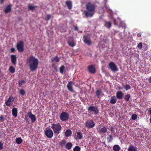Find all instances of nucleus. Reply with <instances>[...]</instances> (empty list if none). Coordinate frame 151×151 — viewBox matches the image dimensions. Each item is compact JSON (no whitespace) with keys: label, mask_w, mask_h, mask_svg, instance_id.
<instances>
[{"label":"nucleus","mask_w":151,"mask_h":151,"mask_svg":"<svg viewBox=\"0 0 151 151\" xmlns=\"http://www.w3.org/2000/svg\"><path fill=\"white\" fill-rule=\"evenodd\" d=\"M96 7L95 4L91 2L87 3L86 5V10L84 11V14L87 17H92L95 13V10Z\"/></svg>","instance_id":"f257e3e1"},{"label":"nucleus","mask_w":151,"mask_h":151,"mask_svg":"<svg viewBox=\"0 0 151 151\" xmlns=\"http://www.w3.org/2000/svg\"><path fill=\"white\" fill-rule=\"evenodd\" d=\"M27 63L28 64L30 70L33 71L37 68L38 65V60L35 57L31 55L27 58Z\"/></svg>","instance_id":"f03ea898"},{"label":"nucleus","mask_w":151,"mask_h":151,"mask_svg":"<svg viewBox=\"0 0 151 151\" xmlns=\"http://www.w3.org/2000/svg\"><path fill=\"white\" fill-rule=\"evenodd\" d=\"M51 125V128L52 129L54 133L58 134H59L62 129L61 125L59 123L52 124Z\"/></svg>","instance_id":"7ed1b4c3"},{"label":"nucleus","mask_w":151,"mask_h":151,"mask_svg":"<svg viewBox=\"0 0 151 151\" xmlns=\"http://www.w3.org/2000/svg\"><path fill=\"white\" fill-rule=\"evenodd\" d=\"M88 111L93 113V114L95 115L97 114L99 111V110L97 106L93 105L89 106L88 108Z\"/></svg>","instance_id":"20e7f679"},{"label":"nucleus","mask_w":151,"mask_h":151,"mask_svg":"<svg viewBox=\"0 0 151 151\" xmlns=\"http://www.w3.org/2000/svg\"><path fill=\"white\" fill-rule=\"evenodd\" d=\"M69 117V115L66 112H63L60 114V119L62 121H66L68 120Z\"/></svg>","instance_id":"39448f33"},{"label":"nucleus","mask_w":151,"mask_h":151,"mask_svg":"<svg viewBox=\"0 0 151 151\" xmlns=\"http://www.w3.org/2000/svg\"><path fill=\"white\" fill-rule=\"evenodd\" d=\"M108 67L112 72H115L118 71V68L116 64L113 62H111L108 65Z\"/></svg>","instance_id":"423d86ee"},{"label":"nucleus","mask_w":151,"mask_h":151,"mask_svg":"<svg viewBox=\"0 0 151 151\" xmlns=\"http://www.w3.org/2000/svg\"><path fill=\"white\" fill-rule=\"evenodd\" d=\"M16 47L17 50L19 52H22L24 51V43L22 41H20L17 43Z\"/></svg>","instance_id":"0eeeda50"},{"label":"nucleus","mask_w":151,"mask_h":151,"mask_svg":"<svg viewBox=\"0 0 151 151\" xmlns=\"http://www.w3.org/2000/svg\"><path fill=\"white\" fill-rule=\"evenodd\" d=\"M85 125L87 127L92 128L95 126V123L92 120H88L85 123Z\"/></svg>","instance_id":"6e6552de"},{"label":"nucleus","mask_w":151,"mask_h":151,"mask_svg":"<svg viewBox=\"0 0 151 151\" xmlns=\"http://www.w3.org/2000/svg\"><path fill=\"white\" fill-rule=\"evenodd\" d=\"M83 41L86 44L88 45H91L92 42L90 37L87 35H85L83 37Z\"/></svg>","instance_id":"1a4fd4ad"},{"label":"nucleus","mask_w":151,"mask_h":151,"mask_svg":"<svg viewBox=\"0 0 151 151\" xmlns=\"http://www.w3.org/2000/svg\"><path fill=\"white\" fill-rule=\"evenodd\" d=\"M45 134L48 138H51L53 136V132L51 129L46 130L45 131Z\"/></svg>","instance_id":"9d476101"},{"label":"nucleus","mask_w":151,"mask_h":151,"mask_svg":"<svg viewBox=\"0 0 151 151\" xmlns=\"http://www.w3.org/2000/svg\"><path fill=\"white\" fill-rule=\"evenodd\" d=\"M74 83L72 81L69 82L67 84V88L68 90L72 93L74 92V91L73 89V86L74 84Z\"/></svg>","instance_id":"9b49d317"},{"label":"nucleus","mask_w":151,"mask_h":151,"mask_svg":"<svg viewBox=\"0 0 151 151\" xmlns=\"http://www.w3.org/2000/svg\"><path fill=\"white\" fill-rule=\"evenodd\" d=\"M88 69L89 72L91 73H94L96 72L95 67L93 65H89L88 67Z\"/></svg>","instance_id":"f8f14e48"},{"label":"nucleus","mask_w":151,"mask_h":151,"mask_svg":"<svg viewBox=\"0 0 151 151\" xmlns=\"http://www.w3.org/2000/svg\"><path fill=\"white\" fill-rule=\"evenodd\" d=\"M11 61L12 64L14 65H16L17 64V57L15 55H12L11 56Z\"/></svg>","instance_id":"ddd939ff"},{"label":"nucleus","mask_w":151,"mask_h":151,"mask_svg":"<svg viewBox=\"0 0 151 151\" xmlns=\"http://www.w3.org/2000/svg\"><path fill=\"white\" fill-rule=\"evenodd\" d=\"M28 115L29 117L31 119V121L32 122H35L36 119L35 116L31 112H29L28 113Z\"/></svg>","instance_id":"4468645a"},{"label":"nucleus","mask_w":151,"mask_h":151,"mask_svg":"<svg viewBox=\"0 0 151 151\" xmlns=\"http://www.w3.org/2000/svg\"><path fill=\"white\" fill-rule=\"evenodd\" d=\"M12 5L11 4H9L4 9V12L5 13H7L12 10Z\"/></svg>","instance_id":"2eb2a0df"},{"label":"nucleus","mask_w":151,"mask_h":151,"mask_svg":"<svg viewBox=\"0 0 151 151\" xmlns=\"http://www.w3.org/2000/svg\"><path fill=\"white\" fill-rule=\"evenodd\" d=\"M123 96V93L122 91H118L116 92V97L118 99H122Z\"/></svg>","instance_id":"dca6fc26"},{"label":"nucleus","mask_w":151,"mask_h":151,"mask_svg":"<svg viewBox=\"0 0 151 151\" xmlns=\"http://www.w3.org/2000/svg\"><path fill=\"white\" fill-rule=\"evenodd\" d=\"M12 112L13 116L16 117L17 116L18 111L17 108H13L12 110Z\"/></svg>","instance_id":"f3484780"},{"label":"nucleus","mask_w":151,"mask_h":151,"mask_svg":"<svg viewBox=\"0 0 151 151\" xmlns=\"http://www.w3.org/2000/svg\"><path fill=\"white\" fill-rule=\"evenodd\" d=\"M117 99L115 96H113L111 97V99L110 100V103L112 104L116 103Z\"/></svg>","instance_id":"a211bd4d"},{"label":"nucleus","mask_w":151,"mask_h":151,"mask_svg":"<svg viewBox=\"0 0 151 151\" xmlns=\"http://www.w3.org/2000/svg\"><path fill=\"white\" fill-rule=\"evenodd\" d=\"M128 151H137V148L131 145L128 148Z\"/></svg>","instance_id":"6ab92c4d"},{"label":"nucleus","mask_w":151,"mask_h":151,"mask_svg":"<svg viewBox=\"0 0 151 151\" xmlns=\"http://www.w3.org/2000/svg\"><path fill=\"white\" fill-rule=\"evenodd\" d=\"M72 134V131L70 129H67L66 130L65 135L66 137H69Z\"/></svg>","instance_id":"aec40b11"},{"label":"nucleus","mask_w":151,"mask_h":151,"mask_svg":"<svg viewBox=\"0 0 151 151\" xmlns=\"http://www.w3.org/2000/svg\"><path fill=\"white\" fill-rule=\"evenodd\" d=\"M68 43L69 46L72 47H73L76 45V43L73 40L68 41Z\"/></svg>","instance_id":"412c9836"},{"label":"nucleus","mask_w":151,"mask_h":151,"mask_svg":"<svg viewBox=\"0 0 151 151\" xmlns=\"http://www.w3.org/2000/svg\"><path fill=\"white\" fill-rule=\"evenodd\" d=\"M107 131V129L106 128V127H104L100 129L99 131V133L100 134H101L102 133H104L106 132Z\"/></svg>","instance_id":"4be33fe9"},{"label":"nucleus","mask_w":151,"mask_h":151,"mask_svg":"<svg viewBox=\"0 0 151 151\" xmlns=\"http://www.w3.org/2000/svg\"><path fill=\"white\" fill-rule=\"evenodd\" d=\"M65 4L70 9H72V3L70 1H67L65 2Z\"/></svg>","instance_id":"5701e85b"},{"label":"nucleus","mask_w":151,"mask_h":151,"mask_svg":"<svg viewBox=\"0 0 151 151\" xmlns=\"http://www.w3.org/2000/svg\"><path fill=\"white\" fill-rule=\"evenodd\" d=\"M73 145L71 142L67 143L65 146V148L68 150H69L71 148Z\"/></svg>","instance_id":"b1692460"},{"label":"nucleus","mask_w":151,"mask_h":151,"mask_svg":"<svg viewBox=\"0 0 151 151\" xmlns=\"http://www.w3.org/2000/svg\"><path fill=\"white\" fill-rule=\"evenodd\" d=\"M77 136L79 139H81L83 138V134L80 132H76Z\"/></svg>","instance_id":"393cba45"},{"label":"nucleus","mask_w":151,"mask_h":151,"mask_svg":"<svg viewBox=\"0 0 151 151\" xmlns=\"http://www.w3.org/2000/svg\"><path fill=\"white\" fill-rule=\"evenodd\" d=\"M120 149V147L118 145H114L113 147V150L114 151H119Z\"/></svg>","instance_id":"a878e982"},{"label":"nucleus","mask_w":151,"mask_h":151,"mask_svg":"<svg viewBox=\"0 0 151 151\" xmlns=\"http://www.w3.org/2000/svg\"><path fill=\"white\" fill-rule=\"evenodd\" d=\"M22 140L21 137L17 138L16 139V143L18 144H20L22 143Z\"/></svg>","instance_id":"bb28decb"},{"label":"nucleus","mask_w":151,"mask_h":151,"mask_svg":"<svg viewBox=\"0 0 151 151\" xmlns=\"http://www.w3.org/2000/svg\"><path fill=\"white\" fill-rule=\"evenodd\" d=\"M130 98V95L129 94L125 95L124 97V99L125 100L128 101L129 99Z\"/></svg>","instance_id":"cd10ccee"},{"label":"nucleus","mask_w":151,"mask_h":151,"mask_svg":"<svg viewBox=\"0 0 151 151\" xmlns=\"http://www.w3.org/2000/svg\"><path fill=\"white\" fill-rule=\"evenodd\" d=\"M102 93V91L100 90H98L96 92V95L97 98H99L101 94Z\"/></svg>","instance_id":"c85d7f7f"},{"label":"nucleus","mask_w":151,"mask_h":151,"mask_svg":"<svg viewBox=\"0 0 151 151\" xmlns=\"http://www.w3.org/2000/svg\"><path fill=\"white\" fill-rule=\"evenodd\" d=\"M65 69V67L64 65H62L60 68L59 70L60 72L61 73H63Z\"/></svg>","instance_id":"c756f323"},{"label":"nucleus","mask_w":151,"mask_h":151,"mask_svg":"<svg viewBox=\"0 0 151 151\" xmlns=\"http://www.w3.org/2000/svg\"><path fill=\"white\" fill-rule=\"evenodd\" d=\"M25 81L24 80H19L18 81L19 86H21L25 83Z\"/></svg>","instance_id":"7c9ffc66"},{"label":"nucleus","mask_w":151,"mask_h":151,"mask_svg":"<svg viewBox=\"0 0 151 151\" xmlns=\"http://www.w3.org/2000/svg\"><path fill=\"white\" fill-rule=\"evenodd\" d=\"M51 60L52 61H55L56 63L60 61V59L58 58V56H55L54 59H51Z\"/></svg>","instance_id":"2f4dec72"},{"label":"nucleus","mask_w":151,"mask_h":151,"mask_svg":"<svg viewBox=\"0 0 151 151\" xmlns=\"http://www.w3.org/2000/svg\"><path fill=\"white\" fill-rule=\"evenodd\" d=\"M9 71L12 73H14L15 71L14 68L12 66H11L9 67Z\"/></svg>","instance_id":"473e14b6"},{"label":"nucleus","mask_w":151,"mask_h":151,"mask_svg":"<svg viewBox=\"0 0 151 151\" xmlns=\"http://www.w3.org/2000/svg\"><path fill=\"white\" fill-rule=\"evenodd\" d=\"M105 26L109 28L111 26V23L110 22H106Z\"/></svg>","instance_id":"72a5a7b5"},{"label":"nucleus","mask_w":151,"mask_h":151,"mask_svg":"<svg viewBox=\"0 0 151 151\" xmlns=\"http://www.w3.org/2000/svg\"><path fill=\"white\" fill-rule=\"evenodd\" d=\"M81 148L78 146H76L73 149V151H80Z\"/></svg>","instance_id":"f704fd0d"},{"label":"nucleus","mask_w":151,"mask_h":151,"mask_svg":"<svg viewBox=\"0 0 151 151\" xmlns=\"http://www.w3.org/2000/svg\"><path fill=\"white\" fill-rule=\"evenodd\" d=\"M60 145L62 147L64 146L66 144V141L65 140H63L60 142Z\"/></svg>","instance_id":"c9c22d12"},{"label":"nucleus","mask_w":151,"mask_h":151,"mask_svg":"<svg viewBox=\"0 0 151 151\" xmlns=\"http://www.w3.org/2000/svg\"><path fill=\"white\" fill-rule=\"evenodd\" d=\"M113 139L112 136L111 134L109 135V137L107 138V140L108 142H111Z\"/></svg>","instance_id":"e433bc0d"},{"label":"nucleus","mask_w":151,"mask_h":151,"mask_svg":"<svg viewBox=\"0 0 151 151\" xmlns=\"http://www.w3.org/2000/svg\"><path fill=\"white\" fill-rule=\"evenodd\" d=\"M19 93L21 95L24 96L25 93V92L24 90L21 89L19 91Z\"/></svg>","instance_id":"4c0bfd02"},{"label":"nucleus","mask_w":151,"mask_h":151,"mask_svg":"<svg viewBox=\"0 0 151 151\" xmlns=\"http://www.w3.org/2000/svg\"><path fill=\"white\" fill-rule=\"evenodd\" d=\"M51 15L50 14H47L45 18V20H46L47 21H49L50 19L51 18Z\"/></svg>","instance_id":"58836bf2"},{"label":"nucleus","mask_w":151,"mask_h":151,"mask_svg":"<svg viewBox=\"0 0 151 151\" xmlns=\"http://www.w3.org/2000/svg\"><path fill=\"white\" fill-rule=\"evenodd\" d=\"M132 118L133 120H135L137 118V116L136 114H134L132 115Z\"/></svg>","instance_id":"ea45409f"},{"label":"nucleus","mask_w":151,"mask_h":151,"mask_svg":"<svg viewBox=\"0 0 151 151\" xmlns=\"http://www.w3.org/2000/svg\"><path fill=\"white\" fill-rule=\"evenodd\" d=\"M14 100V99L12 96H9L8 100V102H13Z\"/></svg>","instance_id":"a19ab883"},{"label":"nucleus","mask_w":151,"mask_h":151,"mask_svg":"<svg viewBox=\"0 0 151 151\" xmlns=\"http://www.w3.org/2000/svg\"><path fill=\"white\" fill-rule=\"evenodd\" d=\"M35 7L32 5H29L28 6V9L29 10L33 11L35 9Z\"/></svg>","instance_id":"79ce46f5"},{"label":"nucleus","mask_w":151,"mask_h":151,"mask_svg":"<svg viewBox=\"0 0 151 151\" xmlns=\"http://www.w3.org/2000/svg\"><path fill=\"white\" fill-rule=\"evenodd\" d=\"M131 88L130 86L129 85H125L124 88L126 90H127L130 89Z\"/></svg>","instance_id":"37998d69"},{"label":"nucleus","mask_w":151,"mask_h":151,"mask_svg":"<svg viewBox=\"0 0 151 151\" xmlns=\"http://www.w3.org/2000/svg\"><path fill=\"white\" fill-rule=\"evenodd\" d=\"M11 104V102H8V100L5 102L6 105L8 106H10Z\"/></svg>","instance_id":"c03bdc74"},{"label":"nucleus","mask_w":151,"mask_h":151,"mask_svg":"<svg viewBox=\"0 0 151 151\" xmlns=\"http://www.w3.org/2000/svg\"><path fill=\"white\" fill-rule=\"evenodd\" d=\"M142 47V43H139L137 45V47L139 49H141Z\"/></svg>","instance_id":"a18cd8bd"},{"label":"nucleus","mask_w":151,"mask_h":151,"mask_svg":"<svg viewBox=\"0 0 151 151\" xmlns=\"http://www.w3.org/2000/svg\"><path fill=\"white\" fill-rule=\"evenodd\" d=\"M4 118L3 116L1 115L0 116V120L2 122H3L4 121Z\"/></svg>","instance_id":"49530a36"},{"label":"nucleus","mask_w":151,"mask_h":151,"mask_svg":"<svg viewBox=\"0 0 151 151\" xmlns=\"http://www.w3.org/2000/svg\"><path fill=\"white\" fill-rule=\"evenodd\" d=\"M3 144L0 141V150H2L3 148Z\"/></svg>","instance_id":"de8ad7c7"},{"label":"nucleus","mask_w":151,"mask_h":151,"mask_svg":"<svg viewBox=\"0 0 151 151\" xmlns=\"http://www.w3.org/2000/svg\"><path fill=\"white\" fill-rule=\"evenodd\" d=\"M11 52L12 53L14 52L15 51V49L14 48H12L10 49Z\"/></svg>","instance_id":"09e8293b"},{"label":"nucleus","mask_w":151,"mask_h":151,"mask_svg":"<svg viewBox=\"0 0 151 151\" xmlns=\"http://www.w3.org/2000/svg\"><path fill=\"white\" fill-rule=\"evenodd\" d=\"M110 130L112 132H113L114 130V128L113 127H111L110 129Z\"/></svg>","instance_id":"8fccbe9b"},{"label":"nucleus","mask_w":151,"mask_h":151,"mask_svg":"<svg viewBox=\"0 0 151 151\" xmlns=\"http://www.w3.org/2000/svg\"><path fill=\"white\" fill-rule=\"evenodd\" d=\"M148 81L149 83H151V76L149 78Z\"/></svg>","instance_id":"3c124183"},{"label":"nucleus","mask_w":151,"mask_h":151,"mask_svg":"<svg viewBox=\"0 0 151 151\" xmlns=\"http://www.w3.org/2000/svg\"><path fill=\"white\" fill-rule=\"evenodd\" d=\"M74 30L75 31L78 30V27L77 26H75L74 28Z\"/></svg>","instance_id":"603ef678"},{"label":"nucleus","mask_w":151,"mask_h":151,"mask_svg":"<svg viewBox=\"0 0 151 151\" xmlns=\"http://www.w3.org/2000/svg\"><path fill=\"white\" fill-rule=\"evenodd\" d=\"M105 4H104V6L106 8H107V7L106 6V3L107 2V0H105Z\"/></svg>","instance_id":"864d4df0"},{"label":"nucleus","mask_w":151,"mask_h":151,"mask_svg":"<svg viewBox=\"0 0 151 151\" xmlns=\"http://www.w3.org/2000/svg\"><path fill=\"white\" fill-rule=\"evenodd\" d=\"M4 0H0V3L1 4H2L4 3Z\"/></svg>","instance_id":"5fc2aeb1"},{"label":"nucleus","mask_w":151,"mask_h":151,"mask_svg":"<svg viewBox=\"0 0 151 151\" xmlns=\"http://www.w3.org/2000/svg\"><path fill=\"white\" fill-rule=\"evenodd\" d=\"M137 36L138 37H140L141 36V35L140 34V33H138L137 34Z\"/></svg>","instance_id":"6e6d98bb"},{"label":"nucleus","mask_w":151,"mask_h":151,"mask_svg":"<svg viewBox=\"0 0 151 151\" xmlns=\"http://www.w3.org/2000/svg\"><path fill=\"white\" fill-rule=\"evenodd\" d=\"M25 120L26 122H28V119L27 118H25Z\"/></svg>","instance_id":"4d7b16f0"},{"label":"nucleus","mask_w":151,"mask_h":151,"mask_svg":"<svg viewBox=\"0 0 151 151\" xmlns=\"http://www.w3.org/2000/svg\"><path fill=\"white\" fill-rule=\"evenodd\" d=\"M149 112H150V114L151 115V110H150Z\"/></svg>","instance_id":"13d9d810"},{"label":"nucleus","mask_w":151,"mask_h":151,"mask_svg":"<svg viewBox=\"0 0 151 151\" xmlns=\"http://www.w3.org/2000/svg\"><path fill=\"white\" fill-rule=\"evenodd\" d=\"M150 122L151 123V118L150 119Z\"/></svg>","instance_id":"bf43d9fd"}]
</instances>
